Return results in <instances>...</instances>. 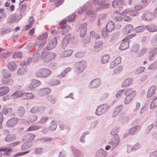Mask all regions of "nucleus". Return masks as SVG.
<instances>
[{
	"label": "nucleus",
	"mask_w": 157,
	"mask_h": 157,
	"mask_svg": "<svg viewBox=\"0 0 157 157\" xmlns=\"http://www.w3.org/2000/svg\"><path fill=\"white\" fill-rule=\"evenodd\" d=\"M56 56V54L54 52H44L42 53L40 57L44 62L48 63L53 60Z\"/></svg>",
	"instance_id": "nucleus-1"
},
{
	"label": "nucleus",
	"mask_w": 157,
	"mask_h": 157,
	"mask_svg": "<svg viewBox=\"0 0 157 157\" xmlns=\"http://www.w3.org/2000/svg\"><path fill=\"white\" fill-rule=\"evenodd\" d=\"M52 71L49 69L42 68L36 71L35 75L37 77L45 78L49 77Z\"/></svg>",
	"instance_id": "nucleus-2"
},
{
	"label": "nucleus",
	"mask_w": 157,
	"mask_h": 157,
	"mask_svg": "<svg viewBox=\"0 0 157 157\" xmlns=\"http://www.w3.org/2000/svg\"><path fill=\"white\" fill-rule=\"evenodd\" d=\"M109 107V105L107 104L101 105L98 107L95 114L98 116H100L106 112Z\"/></svg>",
	"instance_id": "nucleus-3"
},
{
	"label": "nucleus",
	"mask_w": 157,
	"mask_h": 157,
	"mask_svg": "<svg viewBox=\"0 0 157 157\" xmlns=\"http://www.w3.org/2000/svg\"><path fill=\"white\" fill-rule=\"evenodd\" d=\"M25 111L24 108L20 106L18 107L15 113H11L10 115L11 117L17 116L18 117L22 118L25 115Z\"/></svg>",
	"instance_id": "nucleus-4"
},
{
	"label": "nucleus",
	"mask_w": 157,
	"mask_h": 157,
	"mask_svg": "<svg viewBox=\"0 0 157 157\" xmlns=\"http://www.w3.org/2000/svg\"><path fill=\"white\" fill-rule=\"evenodd\" d=\"M21 15L13 14L10 16L7 19V23L10 24L16 23L18 22L22 18Z\"/></svg>",
	"instance_id": "nucleus-5"
},
{
	"label": "nucleus",
	"mask_w": 157,
	"mask_h": 157,
	"mask_svg": "<svg viewBox=\"0 0 157 157\" xmlns=\"http://www.w3.org/2000/svg\"><path fill=\"white\" fill-rule=\"evenodd\" d=\"M86 63L85 61L82 60L76 63L77 71L78 73L83 72L86 68Z\"/></svg>",
	"instance_id": "nucleus-6"
},
{
	"label": "nucleus",
	"mask_w": 157,
	"mask_h": 157,
	"mask_svg": "<svg viewBox=\"0 0 157 157\" xmlns=\"http://www.w3.org/2000/svg\"><path fill=\"white\" fill-rule=\"evenodd\" d=\"M141 17L143 20L150 21L154 19V16L151 12L146 11L142 13Z\"/></svg>",
	"instance_id": "nucleus-7"
},
{
	"label": "nucleus",
	"mask_w": 157,
	"mask_h": 157,
	"mask_svg": "<svg viewBox=\"0 0 157 157\" xmlns=\"http://www.w3.org/2000/svg\"><path fill=\"white\" fill-rule=\"evenodd\" d=\"M41 84V82L40 81L36 79H33L28 85V87L29 90H32L38 87Z\"/></svg>",
	"instance_id": "nucleus-8"
},
{
	"label": "nucleus",
	"mask_w": 157,
	"mask_h": 157,
	"mask_svg": "<svg viewBox=\"0 0 157 157\" xmlns=\"http://www.w3.org/2000/svg\"><path fill=\"white\" fill-rule=\"evenodd\" d=\"M18 121V119L16 118H11L7 121L6 126L9 128L14 127L17 124Z\"/></svg>",
	"instance_id": "nucleus-9"
},
{
	"label": "nucleus",
	"mask_w": 157,
	"mask_h": 157,
	"mask_svg": "<svg viewBox=\"0 0 157 157\" xmlns=\"http://www.w3.org/2000/svg\"><path fill=\"white\" fill-rule=\"evenodd\" d=\"M57 43V39L56 37H55L49 42L46 47L47 49L50 50L54 48L56 46Z\"/></svg>",
	"instance_id": "nucleus-10"
},
{
	"label": "nucleus",
	"mask_w": 157,
	"mask_h": 157,
	"mask_svg": "<svg viewBox=\"0 0 157 157\" xmlns=\"http://www.w3.org/2000/svg\"><path fill=\"white\" fill-rule=\"evenodd\" d=\"M129 41L127 38H124L123 40L119 47L120 50H125L129 47Z\"/></svg>",
	"instance_id": "nucleus-11"
},
{
	"label": "nucleus",
	"mask_w": 157,
	"mask_h": 157,
	"mask_svg": "<svg viewBox=\"0 0 157 157\" xmlns=\"http://www.w3.org/2000/svg\"><path fill=\"white\" fill-rule=\"evenodd\" d=\"M124 93L125 96L134 98L136 95V92L134 89L131 88L125 90Z\"/></svg>",
	"instance_id": "nucleus-12"
},
{
	"label": "nucleus",
	"mask_w": 157,
	"mask_h": 157,
	"mask_svg": "<svg viewBox=\"0 0 157 157\" xmlns=\"http://www.w3.org/2000/svg\"><path fill=\"white\" fill-rule=\"evenodd\" d=\"M101 81L99 78L95 79L91 81L89 87L90 88H95L100 85Z\"/></svg>",
	"instance_id": "nucleus-13"
},
{
	"label": "nucleus",
	"mask_w": 157,
	"mask_h": 157,
	"mask_svg": "<svg viewBox=\"0 0 157 157\" xmlns=\"http://www.w3.org/2000/svg\"><path fill=\"white\" fill-rule=\"evenodd\" d=\"M107 155V152L102 149H99L96 151L95 156L96 157H105Z\"/></svg>",
	"instance_id": "nucleus-14"
},
{
	"label": "nucleus",
	"mask_w": 157,
	"mask_h": 157,
	"mask_svg": "<svg viewBox=\"0 0 157 157\" xmlns=\"http://www.w3.org/2000/svg\"><path fill=\"white\" fill-rule=\"evenodd\" d=\"M156 90V86H151L148 90L147 94V97L150 98L155 95V94Z\"/></svg>",
	"instance_id": "nucleus-15"
},
{
	"label": "nucleus",
	"mask_w": 157,
	"mask_h": 157,
	"mask_svg": "<svg viewBox=\"0 0 157 157\" xmlns=\"http://www.w3.org/2000/svg\"><path fill=\"white\" fill-rule=\"evenodd\" d=\"M115 138L113 141L109 142V144L111 145L113 149L116 148L120 142V139L118 136H115Z\"/></svg>",
	"instance_id": "nucleus-16"
},
{
	"label": "nucleus",
	"mask_w": 157,
	"mask_h": 157,
	"mask_svg": "<svg viewBox=\"0 0 157 157\" xmlns=\"http://www.w3.org/2000/svg\"><path fill=\"white\" fill-rule=\"evenodd\" d=\"M115 26L113 22L112 21H109L106 25L107 31L110 32L115 29Z\"/></svg>",
	"instance_id": "nucleus-17"
},
{
	"label": "nucleus",
	"mask_w": 157,
	"mask_h": 157,
	"mask_svg": "<svg viewBox=\"0 0 157 157\" xmlns=\"http://www.w3.org/2000/svg\"><path fill=\"white\" fill-rule=\"evenodd\" d=\"M71 38V35L70 34L66 35L63 38L62 42V47L65 48L67 45L70 39Z\"/></svg>",
	"instance_id": "nucleus-18"
},
{
	"label": "nucleus",
	"mask_w": 157,
	"mask_h": 157,
	"mask_svg": "<svg viewBox=\"0 0 157 157\" xmlns=\"http://www.w3.org/2000/svg\"><path fill=\"white\" fill-rule=\"evenodd\" d=\"M51 91V90L49 88H44L40 90L38 92V94L42 96L49 94Z\"/></svg>",
	"instance_id": "nucleus-19"
},
{
	"label": "nucleus",
	"mask_w": 157,
	"mask_h": 157,
	"mask_svg": "<svg viewBox=\"0 0 157 157\" xmlns=\"http://www.w3.org/2000/svg\"><path fill=\"white\" fill-rule=\"evenodd\" d=\"M87 25L86 23H84L81 26L80 33V36L81 37H84L86 34L87 31Z\"/></svg>",
	"instance_id": "nucleus-20"
},
{
	"label": "nucleus",
	"mask_w": 157,
	"mask_h": 157,
	"mask_svg": "<svg viewBox=\"0 0 157 157\" xmlns=\"http://www.w3.org/2000/svg\"><path fill=\"white\" fill-rule=\"evenodd\" d=\"M7 67L10 71H13L16 69L17 65L15 62L10 61L8 63Z\"/></svg>",
	"instance_id": "nucleus-21"
},
{
	"label": "nucleus",
	"mask_w": 157,
	"mask_h": 157,
	"mask_svg": "<svg viewBox=\"0 0 157 157\" xmlns=\"http://www.w3.org/2000/svg\"><path fill=\"white\" fill-rule=\"evenodd\" d=\"M2 83L5 85H11L13 83V80L11 77L2 78Z\"/></svg>",
	"instance_id": "nucleus-22"
},
{
	"label": "nucleus",
	"mask_w": 157,
	"mask_h": 157,
	"mask_svg": "<svg viewBox=\"0 0 157 157\" xmlns=\"http://www.w3.org/2000/svg\"><path fill=\"white\" fill-rule=\"evenodd\" d=\"M124 4L123 0H115L112 2V5L113 8H117Z\"/></svg>",
	"instance_id": "nucleus-23"
},
{
	"label": "nucleus",
	"mask_w": 157,
	"mask_h": 157,
	"mask_svg": "<svg viewBox=\"0 0 157 157\" xmlns=\"http://www.w3.org/2000/svg\"><path fill=\"white\" fill-rule=\"evenodd\" d=\"M71 150L73 152L75 157H83V155L79 150L75 147H72Z\"/></svg>",
	"instance_id": "nucleus-24"
},
{
	"label": "nucleus",
	"mask_w": 157,
	"mask_h": 157,
	"mask_svg": "<svg viewBox=\"0 0 157 157\" xmlns=\"http://www.w3.org/2000/svg\"><path fill=\"white\" fill-rule=\"evenodd\" d=\"M10 88L7 86H3L0 87V96H2L8 92Z\"/></svg>",
	"instance_id": "nucleus-25"
},
{
	"label": "nucleus",
	"mask_w": 157,
	"mask_h": 157,
	"mask_svg": "<svg viewBox=\"0 0 157 157\" xmlns=\"http://www.w3.org/2000/svg\"><path fill=\"white\" fill-rule=\"evenodd\" d=\"M134 29L133 26L131 25H126L124 29V33L127 34L131 32Z\"/></svg>",
	"instance_id": "nucleus-26"
},
{
	"label": "nucleus",
	"mask_w": 157,
	"mask_h": 157,
	"mask_svg": "<svg viewBox=\"0 0 157 157\" xmlns=\"http://www.w3.org/2000/svg\"><path fill=\"white\" fill-rule=\"evenodd\" d=\"M123 106L122 105H120L115 108L112 114V116L113 117H116L119 114L122 109Z\"/></svg>",
	"instance_id": "nucleus-27"
},
{
	"label": "nucleus",
	"mask_w": 157,
	"mask_h": 157,
	"mask_svg": "<svg viewBox=\"0 0 157 157\" xmlns=\"http://www.w3.org/2000/svg\"><path fill=\"white\" fill-rule=\"evenodd\" d=\"M46 43V41L43 42L37 41L34 43V46L35 48H37L38 49H41L45 45Z\"/></svg>",
	"instance_id": "nucleus-28"
},
{
	"label": "nucleus",
	"mask_w": 157,
	"mask_h": 157,
	"mask_svg": "<svg viewBox=\"0 0 157 157\" xmlns=\"http://www.w3.org/2000/svg\"><path fill=\"white\" fill-rule=\"evenodd\" d=\"M73 53V51L67 49L64 51L61 54V56L63 57L70 56Z\"/></svg>",
	"instance_id": "nucleus-29"
},
{
	"label": "nucleus",
	"mask_w": 157,
	"mask_h": 157,
	"mask_svg": "<svg viewBox=\"0 0 157 157\" xmlns=\"http://www.w3.org/2000/svg\"><path fill=\"white\" fill-rule=\"evenodd\" d=\"M23 94H24V93L23 91H17L13 93V94L11 95V97L12 98L17 99Z\"/></svg>",
	"instance_id": "nucleus-30"
},
{
	"label": "nucleus",
	"mask_w": 157,
	"mask_h": 157,
	"mask_svg": "<svg viewBox=\"0 0 157 157\" xmlns=\"http://www.w3.org/2000/svg\"><path fill=\"white\" fill-rule=\"evenodd\" d=\"M145 29L150 32H154L157 31V28L153 25H147L145 26Z\"/></svg>",
	"instance_id": "nucleus-31"
},
{
	"label": "nucleus",
	"mask_w": 157,
	"mask_h": 157,
	"mask_svg": "<svg viewBox=\"0 0 157 157\" xmlns=\"http://www.w3.org/2000/svg\"><path fill=\"white\" fill-rule=\"evenodd\" d=\"M3 78L11 77V75L10 72H9L7 70L3 69L2 72Z\"/></svg>",
	"instance_id": "nucleus-32"
},
{
	"label": "nucleus",
	"mask_w": 157,
	"mask_h": 157,
	"mask_svg": "<svg viewBox=\"0 0 157 157\" xmlns=\"http://www.w3.org/2000/svg\"><path fill=\"white\" fill-rule=\"evenodd\" d=\"M132 81L131 78H128L124 80L121 85L122 87H125L130 85L132 82Z\"/></svg>",
	"instance_id": "nucleus-33"
},
{
	"label": "nucleus",
	"mask_w": 157,
	"mask_h": 157,
	"mask_svg": "<svg viewBox=\"0 0 157 157\" xmlns=\"http://www.w3.org/2000/svg\"><path fill=\"white\" fill-rule=\"evenodd\" d=\"M109 56L108 54H106L103 55L101 59V62L104 64L108 62L109 59Z\"/></svg>",
	"instance_id": "nucleus-34"
},
{
	"label": "nucleus",
	"mask_w": 157,
	"mask_h": 157,
	"mask_svg": "<svg viewBox=\"0 0 157 157\" xmlns=\"http://www.w3.org/2000/svg\"><path fill=\"white\" fill-rule=\"evenodd\" d=\"M27 71V69L25 67H22L17 71V73L19 75H21L24 74Z\"/></svg>",
	"instance_id": "nucleus-35"
},
{
	"label": "nucleus",
	"mask_w": 157,
	"mask_h": 157,
	"mask_svg": "<svg viewBox=\"0 0 157 157\" xmlns=\"http://www.w3.org/2000/svg\"><path fill=\"white\" fill-rule=\"evenodd\" d=\"M140 128V127L139 125L136 126L135 127L132 128L129 131V133L132 135L135 134L137 130H138Z\"/></svg>",
	"instance_id": "nucleus-36"
},
{
	"label": "nucleus",
	"mask_w": 157,
	"mask_h": 157,
	"mask_svg": "<svg viewBox=\"0 0 157 157\" xmlns=\"http://www.w3.org/2000/svg\"><path fill=\"white\" fill-rule=\"evenodd\" d=\"M10 28L9 27H4L2 29L1 31V34L2 35H4L9 33L11 31Z\"/></svg>",
	"instance_id": "nucleus-37"
},
{
	"label": "nucleus",
	"mask_w": 157,
	"mask_h": 157,
	"mask_svg": "<svg viewBox=\"0 0 157 157\" xmlns=\"http://www.w3.org/2000/svg\"><path fill=\"white\" fill-rule=\"evenodd\" d=\"M157 106V96L154 98L152 100L150 105L151 109H153Z\"/></svg>",
	"instance_id": "nucleus-38"
},
{
	"label": "nucleus",
	"mask_w": 157,
	"mask_h": 157,
	"mask_svg": "<svg viewBox=\"0 0 157 157\" xmlns=\"http://www.w3.org/2000/svg\"><path fill=\"white\" fill-rule=\"evenodd\" d=\"M48 37V34L47 33H44L39 36L37 39L38 40L44 41H46L45 40Z\"/></svg>",
	"instance_id": "nucleus-39"
},
{
	"label": "nucleus",
	"mask_w": 157,
	"mask_h": 157,
	"mask_svg": "<svg viewBox=\"0 0 157 157\" xmlns=\"http://www.w3.org/2000/svg\"><path fill=\"white\" fill-rule=\"evenodd\" d=\"M48 117L44 116L42 117L40 121L37 122V123L41 124H44L48 121Z\"/></svg>",
	"instance_id": "nucleus-40"
},
{
	"label": "nucleus",
	"mask_w": 157,
	"mask_h": 157,
	"mask_svg": "<svg viewBox=\"0 0 157 157\" xmlns=\"http://www.w3.org/2000/svg\"><path fill=\"white\" fill-rule=\"evenodd\" d=\"M23 95L24 99H32L35 97V95L32 93H27Z\"/></svg>",
	"instance_id": "nucleus-41"
},
{
	"label": "nucleus",
	"mask_w": 157,
	"mask_h": 157,
	"mask_svg": "<svg viewBox=\"0 0 157 157\" xmlns=\"http://www.w3.org/2000/svg\"><path fill=\"white\" fill-rule=\"evenodd\" d=\"M15 139V137L11 135H7L5 138V140L7 142H10L13 141Z\"/></svg>",
	"instance_id": "nucleus-42"
},
{
	"label": "nucleus",
	"mask_w": 157,
	"mask_h": 157,
	"mask_svg": "<svg viewBox=\"0 0 157 157\" xmlns=\"http://www.w3.org/2000/svg\"><path fill=\"white\" fill-rule=\"evenodd\" d=\"M57 125L56 123L54 120H52L51 122V126L49 128V130L51 131H55Z\"/></svg>",
	"instance_id": "nucleus-43"
},
{
	"label": "nucleus",
	"mask_w": 157,
	"mask_h": 157,
	"mask_svg": "<svg viewBox=\"0 0 157 157\" xmlns=\"http://www.w3.org/2000/svg\"><path fill=\"white\" fill-rule=\"evenodd\" d=\"M35 136L33 133L27 134L25 135L26 139L29 141H32L34 139Z\"/></svg>",
	"instance_id": "nucleus-44"
},
{
	"label": "nucleus",
	"mask_w": 157,
	"mask_h": 157,
	"mask_svg": "<svg viewBox=\"0 0 157 157\" xmlns=\"http://www.w3.org/2000/svg\"><path fill=\"white\" fill-rule=\"evenodd\" d=\"M103 42L102 41H99L97 42L94 45V47L95 49H100L102 45Z\"/></svg>",
	"instance_id": "nucleus-45"
},
{
	"label": "nucleus",
	"mask_w": 157,
	"mask_h": 157,
	"mask_svg": "<svg viewBox=\"0 0 157 157\" xmlns=\"http://www.w3.org/2000/svg\"><path fill=\"white\" fill-rule=\"evenodd\" d=\"M26 7L27 5L25 4H22L21 6L20 10V14L19 15H21V17H22L23 16V14L26 8Z\"/></svg>",
	"instance_id": "nucleus-46"
},
{
	"label": "nucleus",
	"mask_w": 157,
	"mask_h": 157,
	"mask_svg": "<svg viewBox=\"0 0 157 157\" xmlns=\"http://www.w3.org/2000/svg\"><path fill=\"white\" fill-rule=\"evenodd\" d=\"M126 96V97L124 101V103L125 105H128L130 103L134 98L127 96Z\"/></svg>",
	"instance_id": "nucleus-47"
},
{
	"label": "nucleus",
	"mask_w": 157,
	"mask_h": 157,
	"mask_svg": "<svg viewBox=\"0 0 157 157\" xmlns=\"http://www.w3.org/2000/svg\"><path fill=\"white\" fill-rule=\"evenodd\" d=\"M147 50L146 48H143L139 52L138 54V56L139 57L142 56L144 54H145Z\"/></svg>",
	"instance_id": "nucleus-48"
},
{
	"label": "nucleus",
	"mask_w": 157,
	"mask_h": 157,
	"mask_svg": "<svg viewBox=\"0 0 157 157\" xmlns=\"http://www.w3.org/2000/svg\"><path fill=\"white\" fill-rule=\"evenodd\" d=\"M12 109L10 107H5L2 109L3 113L5 114L10 113H12Z\"/></svg>",
	"instance_id": "nucleus-49"
},
{
	"label": "nucleus",
	"mask_w": 157,
	"mask_h": 157,
	"mask_svg": "<svg viewBox=\"0 0 157 157\" xmlns=\"http://www.w3.org/2000/svg\"><path fill=\"white\" fill-rule=\"evenodd\" d=\"M38 117L35 115H32L29 116V120L31 123L35 121L38 119Z\"/></svg>",
	"instance_id": "nucleus-50"
},
{
	"label": "nucleus",
	"mask_w": 157,
	"mask_h": 157,
	"mask_svg": "<svg viewBox=\"0 0 157 157\" xmlns=\"http://www.w3.org/2000/svg\"><path fill=\"white\" fill-rule=\"evenodd\" d=\"M123 70V67L119 65L116 67L113 71L114 74H117L120 73Z\"/></svg>",
	"instance_id": "nucleus-51"
},
{
	"label": "nucleus",
	"mask_w": 157,
	"mask_h": 157,
	"mask_svg": "<svg viewBox=\"0 0 157 157\" xmlns=\"http://www.w3.org/2000/svg\"><path fill=\"white\" fill-rule=\"evenodd\" d=\"M156 68H157V61L151 63L148 67L149 70H153Z\"/></svg>",
	"instance_id": "nucleus-52"
},
{
	"label": "nucleus",
	"mask_w": 157,
	"mask_h": 157,
	"mask_svg": "<svg viewBox=\"0 0 157 157\" xmlns=\"http://www.w3.org/2000/svg\"><path fill=\"white\" fill-rule=\"evenodd\" d=\"M145 29V27L141 26L136 27L135 29L136 33H140L143 31Z\"/></svg>",
	"instance_id": "nucleus-53"
},
{
	"label": "nucleus",
	"mask_w": 157,
	"mask_h": 157,
	"mask_svg": "<svg viewBox=\"0 0 157 157\" xmlns=\"http://www.w3.org/2000/svg\"><path fill=\"white\" fill-rule=\"evenodd\" d=\"M40 56V54L39 53L37 52H35L33 55V62H36L38 60Z\"/></svg>",
	"instance_id": "nucleus-54"
},
{
	"label": "nucleus",
	"mask_w": 157,
	"mask_h": 157,
	"mask_svg": "<svg viewBox=\"0 0 157 157\" xmlns=\"http://www.w3.org/2000/svg\"><path fill=\"white\" fill-rule=\"evenodd\" d=\"M41 127L37 125H33L30 126L27 129L28 131H30L38 129L40 128Z\"/></svg>",
	"instance_id": "nucleus-55"
},
{
	"label": "nucleus",
	"mask_w": 157,
	"mask_h": 157,
	"mask_svg": "<svg viewBox=\"0 0 157 157\" xmlns=\"http://www.w3.org/2000/svg\"><path fill=\"white\" fill-rule=\"evenodd\" d=\"M71 70V69L70 67L67 68L63 72L61 73L60 74L58 75V76L60 77L62 76L64 77L65 76L66 74L69 71Z\"/></svg>",
	"instance_id": "nucleus-56"
},
{
	"label": "nucleus",
	"mask_w": 157,
	"mask_h": 157,
	"mask_svg": "<svg viewBox=\"0 0 157 157\" xmlns=\"http://www.w3.org/2000/svg\"><path fill=\"white\" fill-rule=\"evenodd\" d=\"M43 151V149L41 147L36 148L34 150V153L37 155L42 154Z\"/></svg>",
	"instance_id": "nucleus-57"
},
{
	"label": "nucleus",
	"mask_w": 157,
	"mask_h": 157,
	"mask_svg": "<svg viewBox=\"0 0 157 157\" xmlns=\"http://www.w3.org/2000/svg\"><path fill=\"white\" fill-rule=\"evenodd\" d=\"M151 43L154 45L157 44V33L153 36L151 40Z\"/></svg>",
	"instance_id": "nucleus-58"
},
{
	"label": "nucleus",
	"mask_w": 157,
	"mask_h": 157,
	"mask_svg": "<svg viewBox=\"0 0 157 157\" xmlns=\"http://www.w3.org/2000/svg\"><path fill=\"white\" fill-rule=\"evenodd\" d=\"M31 146L28 143H24L21 146V148L22 150H25L31 147Z\"/></svg>",
	"instance_id": "nucleus-59"
},
{
	"label": "nucleus",
	"mask_w": 157,
	"mask_h": 157,
	"mask_svg": "<svg viewBox=\"0 0 157 157\" xmlns=\"http://www.w3.org/2000/svg\"><path fill=\"white\" fill-rule=\"evenodd\" d=\"M98 121L97 120L93 121L90 123V128L91 129L94 128L98 125Z\"/></svg>",
	"instance_id": "nucleus-60"
},
{
	"label": "nucleus",
	"mask_w": 157,
	"mask_h": 157,
	"mask_svg": "<svg viewBox=\"0 0 157 157\" xmlns=\"http://www.w3.org/2000/svg\"><path fill=\"white\" fill-rule=\"evenodd\" d=\"M139 48V45L138 44H136L133 45L131 48V50L132 51H134L135 52H136L138 51Z\"/></svg>",
	"instance_id": "nucleus-61"
},
{
	"label": "nucleus",
	"mask_w": 157,
	"mask_h": 157,
	"mask_svg": "<svg viewBox=\"0 0 157 157\" xmlns=\"http://www.w3.org/2000/svg\"><path fill=\"white\" fill-rule=\"evenodd\" d=\"M124 92V90H121L119 91L116 94V97L118 98H120L123 96Z\"/></svg>",
	"instance_id": "nucleus-62"
},
{
	"label": "nucleus",
	"mask_w": 157,
	"mask_h": 157,
	"mask_svg": "<svg viewBox=\"0 0 157 157\" xmlns=\"http://www.w3.org/2000/svg\"><path fill=\"white\" fill-rule=\"evenodd\" d=\"M22 54L21 52H17L14 54L12 56L13 58L16 59L17 58H20L22 56Z\"/></svg>",
	"instance_id": "nucleus-63"
},
{
	"label": "nucleus",
	"mask_w": 157,
	"mask_h": 157,
	"mask_svg": "<svg viewBox=\"0 0 157 157\" xmlns=\"http://www.w3.org/2000/svg\"><path fill=\"white\" fill-rule=\"evenodd\" d=\"M46 109L45 106H40L38 107V113H43Z\"/></svg>",
	"instance_id": "nucleus-64"
}]
</instances>
